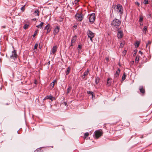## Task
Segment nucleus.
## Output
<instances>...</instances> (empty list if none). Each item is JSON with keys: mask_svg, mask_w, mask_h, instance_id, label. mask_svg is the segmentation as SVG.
<instances>
[{"mask_svg": "<svg viewBox=\"0 0 152 152\" xmlns=\"http://www.w3.org/2000/svg\"><path fill=\"white\" fill-rule=\"evenodd\" d=\"M113 7L115 11L117 12L120 13L121 15H122L123 14V8L122 6L120 4H119L117 5H114Z\"/></svg>", "mask_w": 152, "mask_h": 152, "instance_id": "obj_1", "label": "nucleus"}, {"mask_svg": "<svg viewBox=\"0 0 152 152\" xmlns=\"http://www.w3.org/2000/svg\"><path fill=\"white\" fill-rule=\"evenodd\" d=\"M121 23L120 20L118 19L115 18L112 21L111 25L113 28L118 29V27L121 24Z\"/></svg>", "mask_w": 152, "mask_h": 152, "instance_id": "obj_2", "label": "nucleus"}, {"mask_svg": "<svg viewBox=\"0 0 152 152\" xmlns=\"http://www.w3.org/2000/svg\"><path fill=\"white\" fill-rule=\"evenodd\" d=\"M103 134L102 131L101 129H99L96 130L94 132V138L97 139L100 137L102 136Z\"/></svg>", "mask_w": 152, "mask_h": 152, "instance_id": "obj_3", "label": "nucleus"}, {"mask_svg": "<svg viewBox=\"0 0 152 152\" xmlns=\"http://www.w3.org/2000/svg\"><path fill=\"white\" fill-rule=\"evenodd\" d=\"M12 54L10 56V58L13 59L14 60H15L18 56L16 53V51L15 50H14L13 51H12Z\"/></svg>", "mask_w": 152, "mask_h": 152, "instance_id": "obj_4", "label": "nucleus"}, {"mask_svg": "<svg viewBox=\"0 0 152 152\" xmlns=\"http://www.w3.org/2000/svg\"><path fill=\"white\" fill-rule=\"evenodd\" d=\"M87 33L88 37L90 38L91 41H92V39L95 36L94 34L90 30H88V31Z\"/></svg>", "mask_w": 152, "mask_h": 152, "instance_id": "obj_5", "label": "nucleus"}, {"mask_svg": "<svg viewBox=\"0 0 152 152\" xmlns=\"http://www.w3.org/2000/svg\"><path fill=\"white\" fill-rule=\"evenodd\" d=\"M89 21L91 23H93L95 20V15L94 13H92L89 16Z\"/></svg>", "mask_w": 152, "mask_h": 152, "instance_id": "obj_6", "label": "nucleus"}, {"mask_svg": "<svg viewBox=\"0 0 152 152\" xmlns=\"http://www.w3.org/2000/svg\"><path fill=\"white\" fill-rule=\"evenodd\" d=\"M75 16L76 19L79 21H81L83 18L82 15L78 13H77Z\"/></svg>", "mask_w": 152, "mask_h": 152, "instance_id": "obj_7", "label": "nucleus"}, {"mask_svg": "<svg viewBox=\"0 0 152 152\" xmlns=\"http://www.w3.org/2000/svg\"><path fill=\"white\" fill-rule=\"evenodd\" d=\"M59 27L58 26H56L53 31V34L55 35H56L59 32Z\"/></svg>", "mask_w": 152, "mask_h": 152, "instance_id": "obj_8", "label": "nucleus"}, {"mask_svg": "<svg viewBox=\"0 0 152 152\" xmlns=\"http://www.w3.org/2000/svg\"><path fill=\"white\" fill-rule=\"evenodd\" d=\"M77 39V36L76 35H75L72 38L71 43V46H72L73 45V44L75 42V41Z\"/></svg>", "mask_w": 152, "mask_h": 152, "instance_id": "obj_9", "label": "nucleus"}, {"mask_svg": "<svg viewBox=\"0 0 152 152\" xmlns=\"http://www.w3.org/2000/svg\"><path fill=\"white\" fill-rule=\"evenodd\" d=\"M50 25L49 24L47 25L45 27L44 30H47L46 34H48L49 33L51 30L50 29Z\"/></svg>", "mask_w": 152, "mask_h": 152, "instance_id": "obj_10", "label": "nucleus"}, {"mask_svg": "<svg viewBox=\"0 0 152 152\" xmlns=\"http://www.w3.org/2000/svg\"><path fill=\"white\" fill-rule=\"evenodd\" d=\"M54 99V97L51 95L47 96H45L44 99V100L47 99H49L53 101Z\"/></svg>", "mask_w": 152, "mask_h": 152, "instance_id": "obj_11", "label": "nucleus"}, {"mask_svg": "<svg viewBox=\"0 0 152 152\" xmlns=\"http://www.w3.org/2000/svg\"><path fill=\"white\" fill-rule=\"evenodd\" d=\"M123 36V32L121 31H119L117 34V36L118 38L121 39L122 38Z\"/></svg>", "mask_w": 152, "mask_h": 152, "instance_id": "obj_12", "label": "nucleus"}, {"mask_svg": "<svg viewBox=\"0 0 152 152\" xmlns=\"http://www.w3.org/2000/svg\"><path fill=\"white\" fill-rule=\"evenodd\" d=\"M139 90L140 91L141 93H142V95H144L145 94V90L142 86H141L140 87Z\"/></svg>", "mask_w": 152, "mask_h": 152, "instance_id": "obj_13", "label": "nucleus"}, {"mask_svg": "<svg viewBox=\"0 0 152 152\" xmlns=\"http://www.w3.org/2000/svg\"><path fill=\"white\" fill-rule=\"evenodd\" d=\"M57 47L55 46H53L51 50V54H54L57 51Z\"/></svg>", "mask_w": 152, "mask_h": 152, "instance_id": "obj_14", "label": "nucleus"}, {"mask_svg": "<svg viewBox=\"0 0 152 152\" xmlns=\"http://www.w3.org/2000/svg\"><path fill=\"white\" fill-rule=\"evenodd\" d=\"M112 81V80L110 78H107V85L108 86H110L111 85V83Z\"/></svg>", "mask_w": 152, "mask_h": 152, "instance_id": "obj_15", "label": "nucleus"}, {"mask_svg": "<svg viewBox=\"0 0 152 152\" xmlns=\"http://www.w3.org/2000/svg\"><path fill=\"white\" fill-rule=\"evenodd\" d=\"M120 69L118 68V70L116 71L115 73L114 74V77H116L118 76L120 72Z\"/></svg>", "mask_w": 152, "mask_h": 152, "instance_id": "obj_16", "label": "nucleus"}, {"mask_svg": "<svg viewBox=\"0 0 152 152\" xmlns=\"http://www.w3.org/2000/svg\"><path fill=\"white\" fill-rule=\"evenodd\" d=\"M34 13L35 16H39V10H35Z\"/></svg>", "mask_w": 152, "mask_h": 152, "instance_id": "obj_17", "label": "nucleus"}, {"mask_svg": "<svg viewBox=\"0 0 152 152\" xmlns=\"http://www.w3.org/2000/svg\"><path fill=\"white\" fill-rule=\"evenodd\" d=\"M70 69L71 67L70 66H69L68 68H67V70L65 72L66 74V75H68L69 74V72L70 70Z\"/></svg>", "mask_w": 152, "mask_h": 152, "instance_id": "obj_18", "label": "nucleus"}, {"mask_svg": "<svg viewBox=\"0 0 152 152\" xmlns=\"http://www.w3.org/2000/svg\"><path fill=\"white\" fill-rule=\"evenodd\" d=\"M44 24V23L43 22H41L39 25L37 26H36L40 28H42V26H43Z\"/></svg>", "mask_w": 152, "mask_h": 152, "instance_id": "obj_19", "label": "nucleus"}, {"mask_svg": "<svg viewBox=\"0 0 152 152\" xmlns=\"http://www.w3.org/2000/svg\"><path fill=\"white\" fill-rule=\"evenodd\" d=\"M56 82L57 81L56 80H54L53 81L50 83L51 86H52V88H53L54 86L55 83H56Z\"/></svg>", "mask_w": 152, "mask_h": 152, "instance_id": "obj_20", "label": "nucleus"}, {"mask_svg": "<svg viewBox=\"0 0 152 152\" xmlns=\"http://www.w3.org/2000/svg\"><path fill=\"white\" fill-rule=\"evenodd\" d=\"M88 72H89V71L88 70H87V71H86L85 72H84V75H83V76L84 77H83V79L85 77V76H86L87 75H88Z\"/></svg>", "mask_w": 152, "mask_h": 152, "instance_id": "obj_21", "label": "nucleus"}, {"mask_svg": "<svg viewBox=\"0 0 152 152\" xmlns=\"http://www.w3.org/2000/svg\"><path fill=\"white\" fill-rule=\"evenodd\" d=\"M100 79L99 77H96V78L95 82L96 84H97L99 82Z\"/></svg>", "mask_w": 152, "mask_h": 152, "instance_id": "obj_22", "label": "nucleus"}, {"mask_svg": "<svg viewBox=\"0 0 152 152\" xmlns=\"http://www.w3.org/2000/svg\"><path fill=\"white\" fill-rule=\"evenodd\" d=\"M143 20V17L142 15H140V18L139 20V22H142V21Z\"/></svg>", "mask_w": 152, "mask_h": 152, "instance_id": "obj_23", "label": "nucleus"}, {"mask_svg": "<svg viewBox=\"0 0 152 152\" xmlns=\"http://www.w3.org/2000/svg\"><path fill=\"white\" fill-rule=\"evenodd\" d=\"M29 26V25L28 24H26L24 25L23 28L24 29H26L28 28Z\"/></svg>", "mask_w": 152, "mask_h": 152, "instance_id": "obj_24", "label": "nucleus"}, {"mask_svg": "<svg viewBox=\"0 0 152 152\" xmlns=\"http://www.w3.org/2000/svg\"><path fill=\"white\" fill-rule=\"evenodd\" d=\"M71 88H72V87L71 86H69L68 87V88L67 89V94H68L70 91Z\"/></svg>", "mask_w": 152, "mask_h": 152, "instance_id": "obj_25", "label": "nucleus"}, {"mask_svg": "<svg viewBox=\"0 0 152 152\" xmlns=\"http://www.w3.org/2000/svg\"><path fill=\"white\" fill-rule=\"evenodd\" d=\"M126 75H125V73H124L122 76V80H125L126 79Z\"/></svg>", "mask_w": 152, "mask_h": 152, "instance_id": "obj_26", "label": "nucleus"}, {"mask_svg": "<svg viewBox=\"0 0 152 152\" xmlns=\"http://www.w3.org/2000/svg\"><path fill=\"white\" fill-rule=\"evenodd\" d=\"M89 135V133L88 132H86L84 134V138L85 139Z\"/></svg>", "mask_w": 152, "mask_h": 152, "instance_id": "obj_27", "label": "nucleus"}, {"mask_svg": "<svg viewBox=\"0 0 152 152\" xmlns=\"http://www.w3.org/2000/svg\"><path fill=\"white\" fill-rule=\"evenodd\" d=\"M140 56H137L136 59H135V61H137V62L138 63L139 61V59Z\"/></svg>", "mask_w": 152, "mask_h": 152, "instance_id": "obj_28", "label": "nucleus"}, {"mask_svg": "<svg viewBox=\"0 0 152 152\" xmlns=\"http://www.w3.org/2000/svg\"><path fill=\"white\" fill-rule=\"evenodd\" d=\"M143 3L144 4H147L148 3V0H144L143 1Z\"/></svg>", "mask_w": 152, "mask_h": 152, "instance_id": "obj_29", "label": "nucleus"}, {"mask_svg": "<svg viewBox=\"0 0 152 152\" xmlns=\"http://www.w3.org/2000/svg\"><path fill=\"white\" fill-rule=\"evenodd\" d=\"M147 30V28L146 26H144V28H143V31L144 32L145 31V33H146V31Z\"/></svg>", "mask_w": 152, "mask_h": 152, "instance_id": "obj_30", "label": "nucleus"}, {"mask_svg": "<svg viewBox=\"0 0 152 152\" xmlns=\"http://www.w3.org/2000/svg\"><path fill=\"white\" fill-rule=\"evenodd\" d=\"M87 93L88 94H91L92 95V96H93V92H91V91H87Z\"/></svg>", "mask_w": 152, "mask_h": 152, "instance_id": "obj_31", "label": "nucleus"}, {"mask_svg": "<svg viewBox=\"0 0 152 152\" xmlns=\"http://www.w3.org/2000/svg\"><path fill=\"white\" fill-rule=\"evenodd\" d=\"M22 11H24L25 10V5L23 6L20 9Z\"/></svg>", "mask_w": 152, "mask_h": 152, "instance_id": "obj_32", "label": "nucleus"}, {"mask_svg": "<svg viewBox=\"0 0 152 152\" xmlns=\"http://www.w3.org/2000/svg\"><path fill=\"white\" fill-rule=\"evenodd\" d=\"M140 44V42L138 41H137L136 42L135 46H136L137 47H138Z\"/></svg>", "mask_w": 152, "mask_h": 152, "instance_id": "obj_33", "label": "nucleus"}, {"mask_svg": "<svg viewBox=\"0 0 152 152\" xmlns=\"http://www.w3.org/2000/svg\"><path fill=\"white\" fill-rule=\"evenodd\" d=\"M38 44H36L34 47V50L36 49L38 47Z\"/></svg>", "mask_w": 152, "mask_h": 152, "instance_id": "obj_34", "label": "nucleus"}, {"mask_svg": "<svg viewBox=\"0 0 152 152\" xmlns=\"http://www.w3.org/2000/svg\"><path fill=\"white\" fill-rule=\"evenodd\" d=\"M38 31H36L35 32V33L33 35V37H34L37 34V33Z\"/></svg>", "mask_w": 152, "mask_h": 152, "instance_id": "obj_35", "label": "nucleus"}, {"mask_svg": "<svg viewBox=\"0 0 152 152\" xmlns=\"http://www.w3.org/2000/svg\"><path fill=\"white\" fill-rule=\"evenodd\" d=\"M124 43L121 42L120 43V47L123 48L124 46Z\"/></svg>", "mask_w": 152, "mask_h": 152, "instance_id": "obj_36", "label": "nucleus"}, {"mask_svg": "<svg viewBox=\"0 0 152 152\" xmlns=\"http://www.w3.org/2000/svg\"><path fill=\"white\" fill-rule=\"evenodd\" d=\"M151 42L150 41H148V44H146V47H147L148 45H150L151 44Z\"/></svg>", "mask_w": 152, "mask_h": 152, "instance_id": "obj_37", "label": "nucleus"}, {"mask_svg": "<svg viewBox=\"0 0 152 152\" xmlns=\"http://www.w3.org/2000/svg\"><path fill=\"white\" fill-rule=\"evenodd\" d=\"M78 47L80 50L82 48V46L80 45H78Z\"/></svg>", "mask_w": 152, "mask_h": 152, "instance_id": "obj_38", "label": "nucleus"}, {"mask_svg": "<svg viewBox=\"0 0 152 152\" xmlns=\"http://www.w3.org/2000/svg\"><path fill=\"white\" fill-rule=\"evenodd\" d=\"M78 0H75V3L76 4L77 3H78Z\"/></svg>", "mask_w": 152, "mask_h": 152, "instance_id": "obj_39", "label": "nucleus"}, {"mask_svg": "<svg viewBox=\"0 0 152 152\" xmlns=\"http://www.w3.org/2000/svg\"><path fill=\"white\" fill-rule=\"evenodd\" d=\"M135 4L138 5V6H139L140 5V4L137 2H135Z\"/></svg>", "mask_w": 152, "mask_h": 152, "instance_id": "obj_40", "label": "nucleus"}, {"mask_svg": "<svg viewBox=\"0 0 152 152\" xmlns=\"http://www.w3.org/2000/svg\"><path fill=\"white\" fill-rule=\"evenodd\" d=\"M105 59H106V60H107V61H109V58H108V57H106V58H105Z\"/></svg>", "mask_w": 152, "mask_h": 152, "instance_id": "obj_41", "label": "nucleus"}, {"mask_svg": "<svg viewBox=\"0 0 152 152\" xmlns=\"http://www.w3.org/2000/svg\"><path fill=\"white\" fill-rule=\"evenodd\" d=\"M139 53L141 54V55L142 54V53L141 51H139Z\"/></svg>", "mask_w": 152, "mask_h": 152, "instance_id": "obj_42", "label": "nucleus"}, {"mask_svg": "<svg viewBox=\"0 0 152 152\" xmlns=\"http://www.w3.org/2000/svg\"><path fill=\"white\" fill-rule=\"evenodd\" d=\"M34 83L35 84H37V81L36 80H35V81H34Z\"/></svg>", "mask_w": 152, "mask_h": 152, "instance_id": "obj_43", "label": "nucleus"}, {"mask_svg": "<svg viewBox=\"0 0 152 152\" xmlns=\"http://www.w3.org/2000/svg\"><path fill=\"white\" fill-rule=\"evenodd\" d=\"M33 20H36V18H34V19H33Z\"/></svg>", "mask_w": 152, "mask_h": 152, "instance_id": "obj_44", "label": "nucleus"}, {"mask_svg": "<svg viewBox=\"0 0 152 152\" xmlns=\"http://www.w3.org/2000/svg\"><path fill=\"white\" fill-rule=\"evenodd\" d=\"M64 104H65L66 106V104H67V103H66V102H65L64 103Z\"/></svg>", "mask_w": 152, "mask_h": 152, "instance_id": "obj_45", "label": "nucleus"}, {"mask_svg": "<svg viewBox=\"0 0 152 152\" xmlns=\"http://www.w3.org/2000/svg\"><path fill=\"white\" fill-rule=\"evenodd\" d=\"M48 64H50V61L48 62Z\"/></svg>", "mask_w": 152, "mask_h": 152, "instance_id": "obj_46", "label": "nucleus"}, {"mask_svg": "<svg viewBox=\"0 0 152 152\" xmlns=\"http://www.w3.org/2000/svg\"><path fill=\"white\" fill-rule=\"evenodd\" d=\"M135 54H136V53H134L133 55L134 56V55H135Z\"/></svg>", "mask_w": 152, "mask_h": 152, "instance_id": "obj_47", "label": "nucleus"}, {"mask_svg": "<svg viewBox=\"0 0 152 152\" xmlns=\"http://www.w3.org/2000/svg\"><path fill=\"white\" fill-rule=\"evenodd\" d=\"M135 54H136V53H134L133 55L134 56V55H135Z\"/></svg>", "mask_w": 152, "mask_h": 152, "instance_id": "obj_48", "label": "nucleus"}, {"mask_svg": "<svg viewBox=\"0 0 152 152\" xmlns=\"http://www.w3.org/2000/svg\"><path fill=\"white\" fill-rule=\"evenodd\" d=\"M4 28H5V26L4 27Z\"/></svg>", "mask_w": 152, "mask_h": 152, "instance_id": "obj_49", "label": "nucleus"}, {"mask_svg": "<svg viewBox=\"0 0 152 152\" xmlns=\"http://www.w3.org/2000/svg\"><path fill=\"white\" fill-rule=\"evenodd\" d=\"M39 48H40V46H39Z\"/></svg>", "mask_w": 152, "mask_h": 152, "instance_id": "obj_50", "label": "nucleus"}, {"mask_svg": "<svg viewBox=\"0 0 152 152\" xmlns=\"http://www.w3.org/2000/svg\"><path fill=\"white\" fill-rule=\"evenodd\" d=\"M39 48H40V46H39Z\"/></svg>", "mask_w": 152, "mask_h": 152, "instance_id": "obj_51", "label": "nucleus"}]
</instances>
